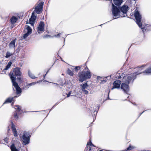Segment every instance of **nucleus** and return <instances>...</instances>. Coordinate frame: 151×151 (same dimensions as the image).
I'll return each mask as SVG.
<instances>
[{
  "mask_svg": "<svg viewBox=\"0 0 151 151\" xmlns=\"http://www.w3.org/2000/svg\"><path fill=\"white\" fill-rule=\"evenodd\" d=\"M113 4L117 6L120 5L122 2V0H113ZM113 3H112V4Z\"/></svg>",
  "mask_w": 151,
  "mask_h": 151,
  "instance_id": "nucleus-15",
  "label": "nucleus"
},
{
  "mask_svg": "<svg viewBox=\"0 0 151 151\" xmlns=\"http://www.w3.org/2000/svg\"><path fill=\"white\" fill-rule=\"evenodd\" d=\"M61 34V33H59L58 35H55V37H58L60 36V35Z\"/></svg>",
  "mask_w": 151,
  "mask_h": 151,
  "instance_id": "nucleus-37",
  "label": "nucleus"
},
{
  "mask_svg": "<svg viewBox=\"0 0 151 151\" xmlns=\"http://www.w3.org/2000/svg\"><path fill=\"white\" fill-rule=\"evenodd\" d=\"M36 19V17L34 15V12H33L31 18L29 19V23L31 25L33 26L34 24V22Z\"/></svg>",
  "mask_w": 151,
  "mask_h": 151,
  "instance_id": "nucleus-10",
  "label": "nucleus"
},
{
  "mask_svg": "<svg viewBox=\"0 0 151 151\" xmlns=\"http://www.w3.org/2000/svg\"><path fill=\"white\" fill-rule=\"evenodd\" d=\"M12 128L13 132L16 130L15 126L14 124L12 122Z\"/></svg>",
  "mask_w": 151,
  "mask_h": 151,
  "instance_id": "nucleus-27",
  "label": "nucleus"
},
{
  "mask_svg": "<svg viewBox=\"0 0 151 151\" xmlns=\"http://www.w3.org/2000/svg\"><path fill=\"white\" fill-rule=\"evenodd\" d=\"M150 72H151V71H150Z\"/></svg>",
  "mask_w": 151,
  "mask_h": 151,
  "instance_id": "nucleus-42",
  "label": "nucleus"
},
{
  "mask_svg": "<svg viewBox=\"0 0 151 151\" xmlns=\"http://www.w3.org/2000/svg\"><path fill=\"white\" fill-rule=\"evenodd\" d=\"M85 70H87V71H82L80 72L79 73V81L81 82H83L86 80L90 78L91 77V74L87 67L85 68Z\"/></svg>",
  "mask_w": 151,
  "mask_h": 151,
  "instance_id": "nucleus-2",
  "label": "nucleus"
},
{
  "mask_svg": "<svg viewBox=\"0 0 151 151\" xmlns=\"http://www.w3.org/2000/svg\"><path fill=\"white\" fill-rule=\"evenodd\" d=\"M18 79H20V78H18Z\"/></svg>",
  "mask_w": 151,
  "mask_h": 151,
  "instance_id": "nucleus-40",
  "label": "nucleus"
},
{
  "mask_svg": "<svg viewBox=\"0 0 151 151\" xmlns=\"http://www.w3.org/2000/svg\"><path fill=\"white\" fill-rule=\"evenodd\" d=\"M101 151V150H100V151Z\"/></svg>",
  "mask_w": 151,
  "mask_h": 151,
  "instance_id": "nucleus-41",
  "label": "nucleus"
},
{
  "mask_svg": "<svg viewBox=\"0 0 151 151\" xmlns=\"http://www.w3.org/2000/svg\"><path fill=\"white\" fill-rule=\"evenodd\" d=\"M37 82H33L31 83H30L28 85V86H32L33 85H35V84H36L37 83Z\"/></svg>",
  "mask_w": 151,
  "mask_h": 151,
  "instance_id": "nucleus-32",
  "label": "nucleus"
},
{
  "mask_svg": "<svg viewBox=\"0 0 151 151\" xmlns=\"http://www.w3.org/2000/svg\"><path fill=\"white\" fill-rule=\"evenodd\" d=\"M81 68V67L80 66H76L75 68V71L77 72Z\"/></svg>",
  "mask_w": 151,
  "mask_h": 151,
  "instance_id": "nucleus-26",
  "label": "nucleus"
},
{
  "mask_svg": "<svg viewBox=\"0 0 151 151\" xmlns=\"http://www.w3.org/2000/svg\"><path fill=\"white\" fill-rule=\"evenodd\" d=\"M13 134H14V135L15 137H17V136L18 134L17 133V132L16 130H15L13 132Z\"/></svg>",
  "mask_w": 151,
  "mask_h": 151,
  "instance_id": "nucleus-31",
  "label": "nucleus"
},
{
  "mask_svg": "<svg viewBox=\"0 0 151 151\" xmlns=\"http://www.w3.org/2000/svg\"><path fill=\"white\" fill-rule=\"evenodd\" d=\"M17 20V18L15 16H13L10 19V21L12 24L15 23Z\"/></svg>",
  "mask_w": 151,
  "mask_h": 151,
  "instance_id": "nucleus-16",
  "label": "nucleus"
},
{
  "mask_svg": "<svg viewBox=\"0 0 151 151\" xmlns=\"http://www.w3.org/2000/svg\"><path fill=\"white\" fill-rule=\"evenodd\" d=\"M87 145H90L91 146H93V145L92 144L91 141H90L89 142L87 143Z\"/></svg>",
  "mask_w": 151,
  "mask_h": 151,
  "instance_id": "nucleus-35",
  "label": "nucleus"
},
{
  "mask_svg": "<svg viewBox=\"0 0 151 151\" xmlns=\"http://www.w3.org/2000/svg\"><path fill=\"white\" fill-rule=\"evenodd\" d=\"M45 24L43 22H40L37 26V31L38 33H41L44 31Z\"/></svg>",
  "mask_w": 151,
  "mask_h": 151,
  "instance_id": "nucleus-7",
  "label": "nucleus"
},
{
  "mask_svg": "<svg viewBox=\"0 0 151 151\" xmlns=\"http://www.w3.org/2000/svg\"><path fill=\"white\" fill-rule=\"evenodd\" d=\"M14 72L16 76H20L21 75V73L20 70L19 68H16L14 69Z\"/></svg>",
  "mask_w": 151,
  "mask_h": 151,
  "instance_id": "nucleus-13",
  "label": "nucleus"
},
{
  "mask_svg": "<svg viewBox=\"0 0 151 151\" xmlns=\"http://www.w3.org/2000/svg\"><path fill=\"white\" fill-rule=\"evenodd\" d=\"M12 151H18L19 150L17 149L14 145H12L11 146Z\"/></svg>",
  "mask_w": 151,
  "mask_h": 151,
  "instance_id": "nucleus-21",
  "label": "nucleus"
},
{
  "mask_svg": "<svg viewBox=\"0 0 151 151\" xmlns=\"http://www.w3.org/2000/svg\"><path fill=\"white\" fill-rule=\"evenodd\" d=\"M73 94L72 93L71 91H70L69 92V93L67 94V97H68L70 96H73Z\"/></svg>",
  "mask_w": 151,
  "mask_h": 151,
  "instance_id": "nucleus-30",
  "label": "nucleus"
},
{
  "mask_svg": "<svg viewBox=\"0 0 151 151\" xmlns=\"http://www.w3.org/2000/svg\"><path fill=\"white\" fill-rule=\"evenodd\" d=\"M9 76L12 83L13 85L16 89L17 93V94L20 93L21 92V89L18 84L15 82L16 78V77L14 75H13L12 73H9Z\"/></svg>",
  "mask_w": 151,
  "mask_h": 151,
  "instance_id": "nucleus-4",
  "label": "nucleus"
},
{
  "mask_svg": "<svg viewBox=\"0 0 151 151\" xmlns=\"http://www.w3.org/2000/svg\"><path fill=\"white\" fill-rule=\"evenodd\" d=\"M24 33V35L22 37V39H25L27 37L30 35L25 33Z\"/></svg>",
  "mask_w": 151,
  "mask_h": 151,
  "instance_id": "nucleus-25",
  "label": "nucleus"
},
{
  "mask_svg": "<svg viewBox=\"0 0 151 151\" xmlns=\"http://www.w3.org/2000/svg\"><path fill=\"white\" fill-rule=\"evenodd\" d=\"M134 15L136 20V23L139 27L141 28L143 31V28L142 27V24L141 22V19L142 18V15L137 10H135L134 13Z\"/></svg>",
  "mask_w": 151,
  "mask_h": 151,
  "instance_id": "nucleus-5",
  "label": "nucleus"
},
{
  "mask_svg": "<svg viewBox=\"0 0 151 151\" xmlns=\"http://www.w3.org/2000/svg\"><path fill=\"white\" fill-rule=\"evenodd\" d=\"M14 117L15 119H18V116L17 114H14Z\"/></svg>",
  "mask_w": 151,
  "mask_h": 151,
  "instance_id": "nucleus-33",
  "label": "nucleus"
},
{
  "mask_svg": "<svg viewBox=\"0 0 151 151\" xmlns=\"http://www.w3.org/2000/svg\"><path fill=\"white\" fill-rule=\"evenodd\" d=\"M151 68H149L146 70L144 72V73L145 74H151Z\"/></svg>",
  "mask_w": 151,
  "mask_h": 151,
  "instance_id": "nucleus-19",
  "label": "nucleus"
},
{
  "mask_svg": "<svg viewBox=\"0 0 151 151\" xmlns=\"http://www.w3.org/2000/svg\"><path fill=\"white\" fill-rule=\"evenodd\" d=\"M129 83H126L123 82L121 84V88L125 93H127L129 90Z\"/></svg>",
  "mask_w": 151,
  "mask_h": 151,
  "instance_id": "nucleus-8",
  "label": "nucleus"
},
{
  "mask_svg": "<svg viewBox=\"0 0 151 151\" xmlns=\"http://www.w3.org/2000/svg\"><path fill=\"white\" fill-rule=\"evenodd\" d=\"M28 22L27 21V22H26V24H28Z\"/></svg>",
  "mask_w": 151,
  "mask_h": 151,
  "instance_id": "nucleus-38",
  "label": "nucleus"
},
{
  "mask_svg": "<svg viewBox=\"0 0 151 151\" xmlns=\"http://www.w3.org/2000/svg\"><path fill=\"white\" fill-rule=\"evenodd\" d=\"M121 83V82L120 81H115L113 83V87L111 89H113L115 88H119L120 85Z\"/></svg>",
  "mask_w": 151,
  "mask_h": 151,
  "instance_id": "nucleus-12",
  "label": "nucleus"
},
{
  "mask_svg": "<svg viewBox=\"0 0 151 151\" xmlns=\"http://www.w3.org/2000/svg\"><path fill=\"white\" fill-rule=\"evenodd\" d=\"M128 9V7L127 5H123L120 8L115 6L113 4H112L111 11L112 15L114 17H116L115 19L126 17Z\"/></svg>",
  "mask_w": 151,
  "mask_h": 151,
  "instance_id": "nucleus-1",
  "label": "nucleus"
},
{
  "mask_svg": "<svg viewBox=\"0 0 151 151\" xmlns=\"http://www.w3.org/2000/svg\"><path fill=\"white\" fill-rule=\"evenodd\" d=\"M15 40L12 41L9 44V46L10 49H15Z\"/></svg>",
  "mask_w": 151,
  "mask_h": 151,
  "instance_id": "nucleus-14",
  "label": "nucleus"
},
{
  "mask_svg": "<svg viewBox=\"0 0 151 151\" xmlns=\"http://www.w3.org/2000/svg\"><path fill=\"white\" fill-rule=\"evenodd\" d=\"M12 55V53L9 51H7L6 52L5 57L6 58H8L9 57L11 56Z\"/></svg>",
  "mask_w": 151,
  "mask_h": 151,
  "instance_id": "nucleus-23",
  "label": "nucleus"
},
{
  "mask_svg": "<svg viewBox=\"0 0 151 151\" xmlns=\"http://www.w3.org/2000/svg\"><path fill=\"white\" fill-rule=\"evenodd\" d=\"M20 138L24 145L28 144L29 142V136L27 133L24 134L22 137H20Z\"/></svg>",
  "mask_w": 151,
  "mask_h": 151,
  "instance_id": "nucleus-6",
  "label": "nucleus"
},
{
  "mask_svg": "<svg viewBox=\"0 0 151 151\" xmlns=\"http://www.w3.org/2000/svg\"><path fill=\"white\" fill-rule=\"evenodd\" d=\"M7 139L6 138H5V139H4V141L6 142V143H7V142H8V141H7Z\"/></svg>",
  "mask_w": 151,
  "mask_h": 151,
  "instance_id": "nucleus-36",
  "label": "nucleus"
},
{
  "mask_svg": "<svg viewBox=\"0 0 151 151\" xmlns=\"http://www.w3.org/2000/svg\"><path fill=\"white\" fill-rule=\"evenodd\" d=\"M81 86L82 90L85 89V88H87L88 87V85L86 83L81 85Z\"/></svg>",
  "mask_w": 151,
  "mask_h": 151,
  "instance_id": "nucleus-22",
  "label": "nucleus"
},
{
  "mask_svg": "<svg viewBox=\"0 0 151 151\" xmlns=\"http://www.w3.org/2000/svg\"><path fill=\"white\" fill-rule=\"evenodd\" d=\"M28 74L29 76V77L31 78L32 79H34L37 78L29 70L28 71Z\"/></svg>",
  "mask_w": 151,
  "mask_h": 151,
  "instance_id": "nucleus-17",
  "label": "nucleus"
},
{
  "mask_svg": "<svg viewBox=\"0 0 151 151\" xmlns=\"http://www.w3.org/2000/svg\"><path fill=\"white\" fill-rule=\"evenodd\" d=\"M67 73L69 75L71 76H73L74 74L73 72L69 69H68L67 71Z\"/></svg>",
  "mask_w": 151,
  "mask_h": 151,
  "instance_id": "nucleus-24",
  "label": "nucleus"
},
{
  "mask_svg": "<svg viewBox=\"0 0 151 151\" xmlns=\"http://www.w3.org/2000/svg\"><path fill=\"white\" fill-rule=\"evenodd\" d=\"M12 65V63L11 62H9L6 67V68L4 69L3 70H6L8 69L11 67Z\"/></svg>",
  "mask_w": 151,
  "mask_h": 151,
  "instance_id": "nucleus-20",
  "label": "nucleus"
},
{
  "mask_svg": "<svg viewBox=\"0 0 151 151\" xmlns=\"http://www.w3.org/2000/svg\"><path fill=\"white\" fill-rule=\"evenodd\" d=\"M134 148V147L133 146L130 145H129V147L127 148L126 150H130L133 149Z\"/></svg>",
  "mask_w": 151,
  "mask_h": 151,
  "instance_id": "nucleus-28",
  "label": "nucleus"
},
{
  "mask_svg": "<svg viewBox=\"0 0 151 151\" xmlns=\"http://www.w3.org/2000/svg\"><path fill=\"white\" fill-rule=\"evenodd\" d=\"M13 97H10L7 99L4 103V104L8 103L11 102L13 100Z\"/></svg>",
  "mask_w": 151,
  "mask_h": 151,
  "instance_id": "nucleus-18",
  "label": "nucleus"
},
{
  "mask_svg": "<svg viewBox=\"0 0 151 151\" xmlns=\"http://www.w3.org/2000/svg\"><path fill=\"white\" fill-rule=\"evenodd\" d=\"M140 73H139L137 74L136 73H134L129 75H126L123 77L122 80L123 82L125 83H129L132 80H133L135 79L136 76L137 74Z\"/></svg>",
  "mask_w": 151,
  "mask_h": 151,
  "instance_id": "nucleus-3",
  "label": "nucleus"
},
{
  "mask_svg": "<svg viewBox=\"0 0 151 151\" xmlns=\"http://www.w3.org/2000/svg\"><path fill=\"white\" fill-rule=\"evenodd\" d=\"M120 77H121V76H119V77H118V78H120Z\"/></svg>",
  "mask_w": 151,
  "mask_h": 151,
  "instance_id": "nucleus-39",
  "label": "nucleus"
},
{
  "mask_svg": "<svg viewBox=\"0 0 151 151\" xmlns=\"http://www.w3.org/2000/svg\"><path fill=\"white\" fill-rule=\"evenodd\" d=\"M43 5V3H40L35 7V11L37 14H39L42 12V9Z\"/></svg>",
  "mask_w": 151,
  "mask_h": 151,
  "instance_id": "nucleus-9",
  "label": "nucleus"
},
{
  "mask_svg": "<svg viewBox=\"0 0 151 151\" xmlns=\"http://www.w3.org/2000/svg\"><path fill=\"white\" fill-rule=\"evenodd\" d=\"M15 109L18 110V111H21V109L20 107L18 106H15L14 107Z\"/></svg>",
  "mask_w": 151,
  "mask_h": 151,
  "instance_id": "nucleus-29",
  "label": "nucleus"
},
{
  "mask_svg": "<svg viewBox=\"0 0 151 151\" xmlns=\"http://www.w3.org/2000/svg\"><path fill=\"white\" fill-rule=\"evenodd\" d=\"M82 91L83 92H84L86 94H87L88 93V91L85 89L83 90Z\"/></svg>",
  "mask_w": 151,
  "mask_h": 151,
  "instance_id": "nucleus-34",
  "label": "nucleus"
},
{
  "mask_svg": "<svg viewBox=\"0 0 151 151\" xmlns=\"http://www.w3.org/2000/svg\"><path fill=\"white\" fill-rule=\"evenodd\" d=\"M32 29L30 27L27 25L25 26L24 33H25L30 35L32 33Z\"/></svg>",
  "mask_w": 151,
  "mask_h": 151,
  "instance_id": "nucleus-11",
  "label": "nucleus"
}]
</instances>
